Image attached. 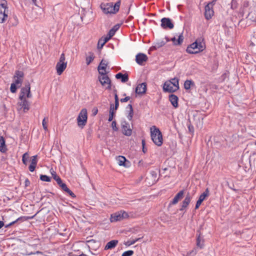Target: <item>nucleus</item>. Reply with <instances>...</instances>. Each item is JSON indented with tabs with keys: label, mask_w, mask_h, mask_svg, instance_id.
I'll list each match as a JSON object with an SVG mask.
<instances>
[{
	"label": "nucleus",
	"mask_w": 256,
	"mask_h": 256,
	"mask_svg": "<svg viewBox=\"0 0 256 256\" xmlns=\"http://www.w3.org/2000/svg\"><path fill=\"white\" fill-rule=\"evenodd\" d=\"M114 92H115V94H114V100H115V102H117V101H119V98H118V96L116 94V90H114Z\"/></svg>",
	"instance_id": "nucleus-63"
},
{
	"label": "nucleus",
	"mask_w": 256,
	"mask_h": 256,
	"mask_svg": "<svg viewBox=\"0 0 256 256\" xmlns=\"http://www.w3.org/2000/svg\"><path fill=\"white\" fill-rule=\"evenodd\" d=\"M59 180L56 182L58 186L61 188V189L64 192L66 188H68L66 184L63 182L62 180Z\"/></svg>",
	"instance_id": "nucleus-37"
},
{
	"label": "nucleus",
	"mask_w": 256,
	"mask_h": 256,
	"mask_svg": "<svg viewBox=\"0 0 256 256\" xmlns=\"http://www.w3.org/2000/svg\"><path fill=\"white\" fill-rule=\"evenodd\" d=\"M150 174L152 175V176L154 178H156V176H157V173H156V171H154V170H152L150 172Z\"/></svg>",
	"instance_id": "nucleus-61"
},
{
	"label": "nucleus",
	"mask_w": 256,
	"mask_h": 256,
	"mask_svg": "<svg viewBox=\"0 0 256 256\" xmlns=\"http://www.w3.org/2000/svg\"><path fill=\"white\" fill-rule=\"evenodd\" d=\"M28 158H29L28 154L27 152L24 153L22 155V161L24 164H25V165L27 164V162H28Z\"/></svg>",
	"instance_id": "nucleus-41"
},
{
	"label": "nucleus",
	"mask_w": 256,
	"mask_h": 256,
	"mask_svg": "<svg viewBox=\"0 0 256 256\" xmlns=\"http://www.w3.org/2000/svg\"><path fill=\"white\" fill-rule=\"evenodd\" d=\"M184 88L186 90H190L192 88L195 86V84L192 80H186L184 82Z\"/></svg>",
	"instance_id": "nucleus-28"
},
{
	"label": "nucleus",
	"mask_w": 256,
	"mask_h": 256,
	"mask_svg": "<svg viewBox=\"0 0 256 256\" xmlns=\"http://www.w3.org/2000/svg\"><path fill=\"white\" fill-rule=\"evenodd\" d=\"M38 213V212L36 214L32 216H22L16 218L15 220V222H18V223H21L23 222L32 219L36 216V214Z\"/></svg>",
	"instance_id": "nucleus-29"
},
{
	"label": "nucleus",
	"mask_w": 256,
	"mask_h": 256,
	"mask_svg": "<svg viewBox=\"0 0 256 256\" xmlns=\"http://www.w3.org/2000/svg\"><path fill=\"white\" fill-rule=\"evenodd\" d=\"M70 256H87L86 254H84L82 252L79 254V255H76L74 253L71 252L70 254Z\"/></svg>",
	"instance_id": "nucleus-59"
},
{
	"label": "nucleus",
	"mask_w": 256,
	"mask_h": 256,
	"mask_svg": "<svg viewBox=\"0 0 256 256\" xmlns=\"http://www.w3.org/2000/svg\"><path fill=\"white\" fill-rule=\"evenodd\" d=\"M108 72H100L98 74L100 76H98V81L102 86L108 85L106 87V90H110L112 88V81L108 76L107 75Z\"/></svg>",
	"instance_id": "nucleus-4"
},
{
	"label": "nucleus",
	"mask_w": 256,
	"mask_h": 256,
	"mask_svg": "<svg viewBox=\"0 0 256 256\" xmlns=\"http://www.w3.org/2000/svg\"><path fill=\"white\" fill-rule=\"evenodd\" d=\"M120 24L114 25L108 32V36L111 38L115 34L116 32L119 29Z\"/></svg>",
	"instance_id": "nucleus-27"
},
{
	"label": "nucleus",
	"mask_w": 256,
	"mask_h": 256,
	"mask_svg": "<svg viewBox=\"0 0 256 256\" xmlns=\"http://www.w3.org/2000/svg\"><path fill=\"white\" fill-rule=\"evenodd\" d=\"M205 11L213 10L212 6L210 4H208L204 8Z\"/></svg>",
	"instance_id": "nucleus-55"
},
{
	"label": "nucleus",
	"mask_w": 256,
	"mask_h": 256,
	"mask_svg": "<svg viewBox=\"0 0 256 256\" xmlns=\"http://www.w3.org/2000/svg\"><path fill=\"white\" fill-rule=\"evenodd\" d=\"M116 111L114 110L113 104H110V111H109V117L108 118V122H112L114 118L116 116Z\"/></svg>",
	"instance_id": "nucleus-31"
},
{
	"label": "nucleus",
	"mask_w": 256,
	"mask_h": 256,
	"mask_svg": "<svg viewBox=\"0 0 256 256\" xmlns=\"http://www.w3.org/2000/svg\"><path fill=\"white\" fill-rule=\"evenodd\" d=\"M160 21V26L164 29H172L174 27V24L170 18H163L161 19Z\"/></svg>",
	"instance_id": "nucleus-8"
},
{
	"label": "nucleus",
	"mask_w": 256,
	"mask_h": 256,
	"mask_svg": "<svg viewBox=\"0 0 256 256\" xmlns=\"http://www.w3.org/2000/svg\"><path fill=\"white\" fill-rule=\"evenodd\" d=\"M120 0H118L114 5L112 2L106 4L102 3L100 4V8L104 14H115L118 12L120 10Z\"/></svg>",
	"instance_id": "nucleus-2"
},
{
	"label": "nucleus",
	"mask_w": 256,
	"mask_h": 256,
	"mask_svg": "<svg viewBox=\"0 0 256 256\" xmlns=\"http://www.w3.org/2000/svg\"><path fill=\"white\" fill-rule=\"evenodd\" d=\"M66 58L65 56L64 53H62L60 56V60L58 62H66L65 61Z\"/></svg>",
	"instance_id": "nucleus-53"
},
{
	"label": "nucleus",
	"mask_w": 256,
	"mask_h": 256,
	"mask_svg": "<svg viewBox=\"0 0 256 256\" xmlns=\"http://www.w3.org/2000/svg\"><path fill=\"white\" fill-rule=\"evenodd\" d=\"M209 194L210 192L208 188H206L205 191L200 195L198 200H197L195 206V210H197L199 208L202 202L209 196Z\"/></svg>",
	"instance_id": "nucleus-9"
},
{
	"label": "nucleus",
	"mask_w": 256,
	"mask_h": 256,
	"mask_svg": "<svg viewBox=\"0 0 256 256\" xmlns=\"http://www.w3.org/2000/svg\"><path fill=\"white\" fill-rule=\"evenodd\" d=\"M110 38L108 36L106 37H102L98 41V48L102 49L106 42Z\"/></svg>",
	"instance_id": "nucleus-25"
},
{
	"label": "nucleus",
	"mask_w": 256,
	"mask_h": 256,
	"mask_svg": "<svg viewBox=\"0 0 256 256\" xmlns=\"http://www.w3.org/2000/svg\"><path fill=\"white\" fill-rule=\"evenodd\" d=\"M163 90L164 92L173 93L176 92L177 90V89H174L170 82H166L164 84Z\"/></svg>",
	"instance_id": "nucleus-18"
},
{
	"label": "nucleus",
	"mask_w": 256,
	"mask_h": 256,
	"mask_svg": "<svg viewBox=\"0 0 256 256\" xmlns=\"http://www.w3.org/2000/svg\"><path fill=\"white\" fill-rule=\"evenodd\" d=\"M201 233L200 230H198L196 232V245L200 248H203L204 240L200 237Z\"/></svg>",
	"instance_id": "nucleus-23"
},
{
	"label": "nucleus",
	"mask_w": 256,
	"mask_h": 256,
	"mask_svg": "<svg viewBox=\"0 0 256 256\" xmlns=\"http://www.w3.org/2000/svg\"><path fill=\"white\" fill-rule=\"evenodd\" d=\"M168 82H170L172 86L176 87L174 89H177V90L179 89V80L178 78H174Z\"/></svg>",
	"instance_id": "nucleus-34"
},
{
	"label": "nucleus",
	"mask_w": 256,
	"mask_h": 256,
	"mask_svg": "<svg viewBox=\"0 0 256 256\" xmlns=\"http://www.w3.org/2000/svg\"><path fill=\"white\" fill-rule=\"evenodd\" d=\"M32 96V94L30 92V90H28V92L26 94V97L27 98H30Z\"/></svg>",
	"instance_id": "nucleus-64"
},
{
	"label": "nucleus",
	"mask_w": 256,
	"mask_h": 256,
	"mask_svg": "<svg viewBox=\"0 0 256 256\" xmlns=\"http://www.w3.org/2000/svg\"><path fill=\"white\" fill-rule=\"evenodd\" d=\"M108 66V63L106 62V61L104 60H102L101 62H100L98 66V72H102V70H104V72H106V68Z\"/></svg>",
	"instance_id": "nucleus-33"
},
{
	"label": "nucleus",
	"mask_w": 256,
	"mask_h": 256,
	"mask_svg": "<svg viewBox=\"0 0 256 256\" xmlns=\"http://www.w3.org/2000/svg\"><path fill=\"white\" fill-rule=\"evenodd\" d=\"M198 41V48L197 50H200V52H202L206 48L205 44L204 42V38L202 37L198 38L196 40Z\"/></svg>",
	"instance_id": "nucleus-22"
},
{
	"label": "nucleus",
	"mask_w": 256,
	"mask_h": 256,
	"mask_svg": "<svg viewBox=\"0 0 256 256\" xmlns=\"http://www.w3.org/2000/svg\"><path fill=\"white\" fill-rule=\"evenodd\" d=\"M119 106V101L114 102V104H113L114 110H116Z\"/></svg>",
	"instance_id": "nucleus-57"
},
{
	"label": "nucleus",
	"mask_w": 256,
	"mask_h": 256,
	"mask_svg": "<svg viewBox=\"0 0 256 256\" xmlns=\"http://www.w3.org/2000/svg\"><path fill=\"white\" fill-rule=\"evenodd\" d=\"M40 180L44 182H50L51 180V178L46 175L41 174Z\"/></svg>",
	"instance_id": "nucleus-40"
},
{
	"label": "nucleus",
	"mask_w": 256,
	"mask_h": 256,
	"mask_svg": "<svg viewBox=\"0 0 256 256\" xmlns=\"http://www.w3.org/2000/svg\"><path fill=\"white\" fill-rule=\"evenodd\" d=\"M238 3L236 0H232L231 2V8L234 10L237 8Z\"/></svg>",
	"instance_id": "nucleus-51"
},
{
	"label": "nucleus",
	"mask_w": 256,
	"mask_h": 256,
	"mask_svg": "<svg viewBox=\"0 0 256 256\" xmlns=\"http://www.w3.org/2000/svg\"><path fill=\"white\" fill-rule=\"evenodd\" d=\"M90 56L86 58V63L87 65H89L94 60V56L92 52H88Z\"/></svg>",
	"instance_id": "nucleus-35"
},
{
	"label": "nucleus",
	"mask_w": 256,
	"mask_h": 256,
	"mask_svg": "<svg viewBox=\"0 0 256 256\" xmlns=\"http://www.w3.org/2000/svg\"><path fill=\"white\" fill-rule=\"evenodd\" d=\"M64 192L68 194L70 196H71L73 198H74L76 197V196L75 195V194L71 190H70L68 188L64 191Z\"/></svg>",
	"instance_id": "nucleus-47"
},
{
	"label": "nucleus",
	"mask_w": 256,
	"mask_h": 256,
	"mask_svg": "<svg viewBox=\"0 0 256 256\" xmlns=\"http://www.w3.org/2000/svg\"><path fill=\"white\" fill-rule=\"evenodd\" d=\"M112 128L114 131L117 132L118 130V128L116 126V120H114L112 122Z\"/></svg>",
	"instance_id": "nucleus-46"
},
{
	"label": "nucleus",
	"mask_w": 256,
	"mask_h": 256,
	"mask_svg": "<svg viewBox=\"0 0 256 256\" xmlns=\"http://www.w3.org/2000/svg\"><path fill=\"white\" fill-rule=\"evenodd\" d=\"M6 150L5 139L3 136H0V151L2 152H5Z\"/></svg>",
	"instance_id": "nucleus-32"
},
{
	"label": "nucleus",
	"mask_w": 256,
	"mask_h": 256,
	"mask_svg": "<svg viewBox=\"0 0 256 256\" xmlns=\"http://www.w3.org/2000/svg\"><path fill=\"white\" fill-rule=\"evenodd\" d=\"M142 151L144 153L146 154L147 152V148L146 147V142L144 140H142Z\"/></svg>",
	"instance_id": "nucleus-50"
},
{
	"label": "nucleus",
	"mask_w": 256,
	"mask_h": 256,
	"mask_svg": "<svg viewBox=\"0 0 256 256\" xmlns=\"http://www.w3.org/2000/svg\"><path fill=\"white\" fill-rule=\"evenodd\" d=\"M184 195V190L180 191L174 197L172 200L169 204V206L171 205L176 204L180 200H182Z\"/></svg>",
	"instance_id": "nucleus-16"
},
{
	"label": "nucleus",
	"mask_w": 256,
	"mask_h": 256,
	"mask_svg": "<svg viewBox=\"0 0 256 256\" xmlns=\"http://www.w3.org/2000/svg\"><path fill=\"white\" fill-rule=\"evenodd\" d=\"M247 18L252 22H256V15L254 12H249Z\"/></svg>",
	"instance_id": "nucleus-39"
},
{
	"label": "nucleus",
	"mask_w": 256,
	"mask_h": 256,
	"mask_svg": "<svg viewBox=\"0 0 256 256\" xmlns=\"http://www.w3.org/2000/svg\"><path fill=\"white\" fill-rule=\"evenodd\" d=\"M38 162L37 160V156H34L32 157V159L31 160V164H34L35 166H36Z\"/></svg>",
	"instance_id": "nucleus-52"
},
{
	"label": "nucleus",
	"mask_w": 256,
	"mask_h": 256,
	"mask_svg": "<svg viewBox=\"0 0 256 256\" xmlns=\"http://www.w3.org/2000/svg\"><path fill=\"white\" fill-rule=\"evenodd\" d=\"M46 118H44V120H42V126H43L44 129V130H48V126H47V125H46Z\"/></svg>",
	"instance_id": "nucleus-54"
},
{
	"label": "nucleus",
	"mask_w": 256,
	"mask_h": 256,
	"mask_svg": "<svg viewBox=\"0 0 256 256\" xmlns=\"http://www.w3.org/2000/svg\"><path fill=\"white\" fill-rule=\"evenodd\" d=\"M133 116H134V110H133L132 106H131V110H129L128 114L127 116L128 118V119L130 121L132 120Z\"/></svg>",
	"instance_id": "nucleus-43"
},
{
	"label": "nucleus",
	"mask_w": 256,
	"mask_h": 256,
	"mask_svg": "<svg viewBox=\"0 0 256 256\" xmlns=\"http://www.w3.org/2000/svg\"><path fill=\"white\" fill-rule=\"evenodd\" d=\"M147 89V84L146 82H142L137 86L136 88L135 92L138 94H146Z\"/></svg>",
	"instance_id": "nucleus-12"
},
{
	"label": "nucleus",
	"mask_w": 256,
	"mask_h": 256,
	"mask_svg": "<svg viewBox=\"0 0 256 256\" xmlns=\"http://www.w3.org/2000/svg\"><path fill=\"white\" fill-rule=\"evenodd\" d=\"M169 100L171 104L174 108H177L178 106V96L174 94H170L168 96Z\"/></svg>",
	"instance_id": "nucleus-20"
},
{
	"label": "nucleus",
	"mask_w": 256,
	"mask_h": 256,
	"mask_svg": "<svg viewBox=\"0 0 256 256\" xmlns=\"http://www.w3.org/2000/svg\"><path fill=\"white\" fill-rule=\"evenodd\" d=\"M198 48V41L196 40L187 47L186 51L190 54H196L200 52V50H197Z\"/></svg>",
	"instance_id": "nucleus-11"
},
{
	"label": "nucleus",
	"mask_w": 256,
	"mask_h": 256,
	"mask_svg": "<svg viewBox=\"0 0 256 256\" xmlns=\"http://www.w3.org/2000/svg\"><path fill=\"white\" fill-rule=\"evenodd\" d=\"M214 10H208V11H205L204 12V17L205 18L208 20L210 19L212 17V16L214 14Z\"/></svg>",
	"instance_id": "nucleus-38"
},
{
	"label": "nucleus",
	"mask_w": 256,
	"mask_h": 256,
	"mask_svg": "<svg viewBox=\"0 0 256 256\" xmlns=\"http://www.w3.org/2000/svg\"><path fill=\"white\" fill-rule=\"evenodd\" d=\"M67 62H58L56 65V72L58 75H60L66 68Z\"/></svg>",
	"instance_id": "nucleus-19"
},
{
	"label": "nucleus",
	"mask_w": 256,
	"mask_h": 256,
	"mask_svg": "<svg viewBox=\"0 0 256 256\" xmlns=\"http://www.w3.org/2000/svg\"><path fill=\"white\" fill-rule=\"evenodd\" d=\"M0 6L4 8V10L8 8V7L7 6V1L6 0H2L0 4Z\"/></svg>",
	"instance_id": "nucleus-45"
},
{
	"label": "nucleus",
	"mask_w": 256,
	"mask_h": 256,
	"mask_svg": "<svg viewBox=\"0 0 256 256\" xmlns=\"http://www.w3.org/2000/svg\"><path fill=\"white\" fill-rule=\"evenodd\" d=\"M152 128H154L153 130H152V128H151L152 139L155 144L160 146L163 143L162 134L159 128L156 126H153Z\"/></svg>",
	"instance_id": "nucleus-3"
},
{
	"label": "nucleus",
	"mask_w": 256,
	"mask_h": 256,
	"mask_svg": "<svg viewBox=\"0 0 256 256\" xmlns=\"http://www.w3.org/2000/svg\"><path fill=\"white\" fill-rule=\"evenodd\" d=\"M36 166H35L34 164H30L29 166L28 169L30 171L32 172L35 170L36 167Z\"/></svg>",
	"instance_id": "nucleus-56"
},
{
	"label": "nucleus",
	"mask_w": 256,
	"mask_h": 256,
	"mask_svg": "<svg viewBox=\"0 0 256 256\" xmlns=\"http://www.w3.org/2000/svg\"><path fill=\"white\" fill-rule=\"evenodd\" d=\"M24 73L22 71L16 70L14 76V82L11 84L10 91L12 93H16L17 89L20 88L23 82Z\"/></svg>",
	"instance_id": "nucleus-1"
},
{
	"label": "nucleus",
	"mask_w": 256,
	"mask_h": 256,
	"mask_svg": "<svg viewBox=\"0 0 256 256\" xmlns=\"http://www.w3.org/2000/svg\"><path fill=\"white\" fill-rule=\"evenodd\" d=\"M52 178H53L56 182H58L59 180H61V178H60V177L59 176H58L57 175V174H56V172L54 171H53V172H52Z\"/></svg>",
	"instance_id": "nucleus-48"
},
{
	"label": "nucleus",
	"mask_w": 256,
	"mask_h": 256,
	"mask_svg": "<svg viewBox=\"0 0 256 256\" xmlns=\"http://www.w3.org/2000/svg\"><path fill=\"white\" fill-rule=\"evenodd\" d=\"M0 16H2V20H0V23H4L6 20V18H8V14H6L5 10L4 12L2 11L0 12Z\"/></svg>",
	"instance_id": "nucleus-42"
},
{
	"label": "nucleus",
	"mask_w": 256,
	"mask_h": 256,
	"mask_svg": "<svg viewBox=\"0 0 256 256\" xmlns=\"http://www.w3.org/2000/svg\"><path fill=\"white\" fill-rule=\"evenodd\" d=\"M30 184V182L28 180V178L26 179L25 182H24L25 187H27V186H29Z\"/></svg>",
	"instance_id": "nucleus-62"
},
{
	"label": "nucleus",
	"mask_w": 256,
	"mask_h": 256,
	"mask_svg": "<svg viewBox=\"0 0 256 256\" xmlns=\"http://www.w3.org/2000/svg\"><path fill=\"white\" fill-rule=\"evenodd\" d=\"M16 223H17V222H15V220H13L12 222H10V224H6L5 226V228H9L10 226L14 225V224H15Z\"/></svg>",
	"instance_id": "nucleus-60"
},
{
	"label": "nucleus",
	"mask_w": 256,
	"mask_h": 256,
	"mask_svg": "<svg viewBox=\"0 0 256 256\" xmlns=\"http://www.w3.org/2000/svg\"><path fill=\"white\" fill-rule=\"evenodd\" d=\"M165 44H166V42L164 41H163V40L156 42L154 44V46H151L149 50V52L150 51H152V50H156L157 48H160L162 47Z\"/></svg>",
	"instance_id": "nucleus-30"
},
{
	"label": "nucleus",
	"mask_w": 256,
	"mask_h": 256,
	"mask_svg": "<svg viewBox=\"0 0 256 256\" xmlns=\"http://www.w3.org/2000/svg\"><path fill=\"white\" fill-rule=\"evenodd\" d=\"M30 90V84L29 82H27L25 84L24 86L22 87L20 90V92L19 95V99H22L25 98V95L27 94L29 90Z\"/></svg>",
	"instance_id": "nucleus-13"
},
{
	"label": "nucleus",
	"mask_w": 256,
	"mask_h": 256,
	"mask_svg": "<svg viewBox=\"0 0 256 256\" xmlns=\"http://www.w3.org/2000/svg\"><path fill=\"white\" fill-rule=\"evenodd\" d=\"M128 217V214L122 210L115 212L111 214L110 222H116L126 218Z\"/></svg>",
	"instance_id": "nucleus-6"
},
{
	"label": "nucleus",
	"mask_w": 256,
	"mask_h": 256,
	"mask_svg": "<svg viewBox=\"0 0 256 256\" xmlns=\"http://www.w3.org/2000/svg\"><path fill=\"white\" fill-rule=\"evenodd\" d=\"M130 100V97L128 96H126L124 98H121L120 100V101L122 102H127L129 100Z\"/></svg>",
	"instance_id": "nucleus-58"
},
{
	"label": "nucleus",
	"mask_w": 256,
	"mask_h": 256,
	"mask_svg": "<svg viewBox=\"0 0 256 256\" xmlns=\"http://www.w3.org/2000/svg\"><path fill=\"white\" fill-rule=\"evenodd\" d=\"M142 238H143V236H142L141 238H136L134 240H128L127 242H124V244L126 246H131L132 244H134L136 242H138V241L140 240H141Z\"/></svg>",
	"instance_id": "nucleus-36"
},
{
	"label": "nucleus",
	"mask_w": 256,
	"mask_h": 256,
	"mask_svg": "<svg viewBox=\"0 0 256 256\" xmlns=\"http://www.w3.org/2000/svg\"><path fill=\"white\" fill-rule=\"evenodd\" d=\"M20 102H18L19 106L22 108H23L24 112H26L30 110V102L26 100V98H24L22 99H19Z\"/></svg>",
	"instance_id": "nucleus-17"
},
{
	"label": "nucleus",
	"mask_w": 256,
	"mask_h": 256,
	"mask_svg": "<svg viewBox=\"0 0 256 256\" xmlns=\"http://www.w3.org/2000/svg\"><path fill=\"white\" fill-rule=\"evenodd\" d=\"M115 77L118 80H120L121 82L123 83L126 82L128 80V75L126 72L124 74L118 72L116 74Z\"/></svg>",
	"instance_id": "nucleus-21"
},
{
	"label": "nucleus",
	"mask_w": 256,
	"mask_h": 256,
	"mask_svg": "<svg viewBox=\"0 0 256 256\" xmlns=\"http://www.w3.org/2000/svg\"><path fill=\"white\" fill-rule=\"evenodd\" d=\"M184 40L183 34L182 32L178 36V40H176V37L172 38L170 39V40L172 41L174 43V44L175 46H180V45Z\"/></svg>",
	"instance_id": "nucleus-26"
},
{
	"label": "nucleus",
	"mask_w": 256,
	"mask_h": 256,
	"mask_svg": "<svg viewBox=\"0 0 256 256\" xmlns=\"http://www.w3.org/2000/svg\"><path fill=\"white\" fill-rule=\"evenodd\" d=\"M122 133L126 136H130L132 134V130L130 128V124L126 120L121 122Z\"/></svg>",
	"instance_id": "nucleus-7"
},
{
	"label": "nucleus",
	"mask_w": 256,
	"mask_h": 256,
	"mask_svg": "<svg viewBox=\"0 0 256 256\" xmlns=\"http://www.w3.org/2000/svg\"><path fill=\"white\" fill-rule=\"evenodd\" d=\"M118 241L116 240H112L108 242L104 246V250H112L118 244Z\"/></svg>",
	"instance_id": "nucleus-24"
},
{
	"label": "nucleus",
	"mask_w": 256,
	"mask_h": 256,
	"mask_svg": "<svg viewBox=\"0 0 256 256\" xmlns=\"http://www.w3.org/2000/svg\"><path fill=\"white\" fill-rule=\"evenodd\" d=\"M192 196L189 192H188L184 200L182 202L181 208H180V211H183L186 208L188 207L190 202Z\"/></svg>",
	"instance_id": "nucleus-14"
},
{
	"label": "nucleus",
	"mask_w": 256,
	"mask_h": 256,
	"mask_svg": "<svg viewBox=\"0 0 256 256\" xmlns=\"http://www.w3.org/2000/svg\"><path fill=\"white\" fill-rule=\"evenodd\" d=\"M134 254V252L132 250H128L124 252L122 256H132Z\"/></svg>",
	"instance_id": "nucleus-44"
},
{
	"label": "nucleus",
	"mask_w": 256,
	"mask_h": 256,
	"mask_svg": "<svg viewBox=\"0 0 256 256\" xmlns=\"http://www.w3.org/2000/svg\"><path fill=\"white\" fill-rule=\"evenodd\" d=\"M118 164L120 166H124L126 168H128L130 165V162L124 156H120L117 158Z\"/></svg>",
	"instance_id": "nucleus-15"
},
{
	"label": "nucleus",
	"mask_w": 256,
	"mask_h": 256,
	"mask_svg": "<svg viewBox=\"0 0 256 256\" xmlns=\"http://www.w3.org/2000/svg\"><path fill=\"white\" fill-rule=\"evenodd\" d=\"M88 120V113L86 108H82L78 114L77 118L78 126L83 128L86 125Z\"/></svg>",
	"instance_id": "nucleus-5"
},
{
	"label": "nucleus",
	"mask_w": 256,
	"mask_h": 256,
	"mask_svg": "<svg viewBox=\"0 0 256 256\" xmlns=\"http://www.w3.org/2000/svg\"><path fill=\"white\" fill-rule=\"evenodd\" d=\"M148 60L147 56L143 53H138L136 56V61L139 65L142 66Z\"/></svg>",
	"instance_id": "nucleus-10"
},
{
	"label": "nucleus",
	"mask_w": 256,
	"mask_h": 256,
	"mask_svg": "<svg viewBox=\"0 0 256 256\" xmlns=\"http://www.w3.org/2000/svg\"><path fill=\"white\" fill-rule=\"evenodd\" d=\"M189 124H188V131L189 132L193 134V133L194 132V128L193 126L192 125V124H190V122H189Z\"/></svg>",
	"instance_id": "nucleus-49"
}]
</instances>
